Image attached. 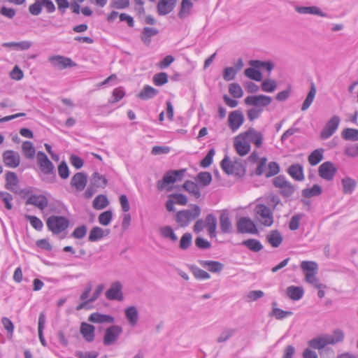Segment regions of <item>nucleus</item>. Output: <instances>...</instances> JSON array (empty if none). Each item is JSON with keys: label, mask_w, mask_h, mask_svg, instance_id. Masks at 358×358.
Instances as JSON below:
<instances>
[{"label": "nucleus", "mask_w": 358, "mask_h": 358, "mask_svg": "<svg viewBox=\"0 0 358 358\" xmlns=\"http://www.w3.org/2000/svg\"><path fill=\"white\" fill-rule=\"evenodd\" d=\"M90 183L96 188H103L107 185L108 180L104 176L100 175L98 172H94L92 176Z\"/></svg>", "instance_id": "nucleus-40"}, {"label": "nucleus", "mask_w": 358, "mask_h": 358, "mask_svg": "<svg viewBox=\"0 0 358 358\" xmlns=\"http://www.w3.org/2000/svg\"><path fill=\"white\" fill-rule=\"evenodd\" d=\"M236 227L238 233L256 234L258 230L255 224L248 217H241L236 223Z\"/></svg>", "instance_id": "nucleus-9"}, {"label": "nucleus", "mask_w": 358, "mask_h": 358, "mask_svg": "<svg viewBox=\"0 0 358 358\" xmlns=\"http://www.w3.org/2000/svg\"><path fill=\"white\" fill-rule=\"evenodd\" d=\"M255 212L259 221L266 227H270L273 223V215L271 209L264 204H257Z\"/></svg>", "instance_id": "nucleus-4"}, {"label": "nucleus", "mask_w": 358, "mask_h": 358, "mask_svg": "<svg viewBox=\"0 0 358 358\" xmlns=\"http://www.w3.org/2000/svg\"><path fill=\"white\" fill-rule=\"evenodd\" d=\"M109 204L107 197L103 194H99L93 201V208L96 210H102Z\"/></svg>", "instance_id": "nucleus-45"}, {"label": "nucleus", "mask_w": 358, "mask_h": 358, "mask_svg": "<svg viewBox=\"0 0 358 358\" xmlns=\"http://www.w3.org/2000/svg\"><path fill=\"white\" fill-rule=\"evenodd\" d=\"M159 93V90L146 85L137 94V97L141 100H148L154 98Z\"/></svg>", "instance_id": "nucleus-29"}, {"label": "nucleus", "mask_w": 358, "mask_h": 358, "mask_svg": "<svg viewBox=\"0 0 358 358\" xmlns=\"http://www.w3.org/2000/svg\"><path fill=\"white\" fill-rule=\"evenodd\" d=\"M262 90L265 92H273L277 87V83L275 80L266 79L261 85Z\"/></svg>", "instance_id": "nucleus-55"}, {"label": "nucleus", "mask_w": 358, "mask_h": 358, "mask_svg": "<svg viewBox=\"0 0 358 358\" xmlns=\"http://www.w3.org/2000/svg\"><path fill=\"white\" fill-rule=\"evenodd\" d=\"M198 263L211 273H218L224 269V264L217 261L198 260Z\"/></svg>", "instance_id": "nucleus-20"}, {"label": "nucleus", "mask_w": 358, "mask_h": 358, "mask_svg": "<svg viewBox=\"0 0 358 358\" xmlns=\"http://www.w3.org/2000/svg\"><path fill=\"white\" fill-rule=\"evenodd\" d=\"M220 228L223 234L232 232V223L230 220V215L228 210H222L219 217Z\"/></svg>", "instance_id": "nucleus-17"}, {"label": "nucleus", "mask_w": 358, "mask_h": 358, "mask_svg": "<svg viewBox=\"0 0 358 358\" xmlns=\"http://www.w3.org/2000/svg\"><path fill=\"white\" fill-rule=\"evenodd\" d=\"M341 136L345 141H358V129L346 128L342 131Z\"/></svg>", "instance_id": "nucleus-47"}, {"label": "nucleus", "mask_w": 358, "mask_h": 358, "mask_svg": "<svg viewBox=\"0 0 358 358\" xmlns=\"http://www.w3.org/2000/svg\"><path fill=\"white\" fill-rule=\"evenodd\" d=\"M308 346L314 350H321L328 345H331L329 340V334H325L310 340Z\"/></svg>", "instance_id": "nucleus-18"}, {"label": "nucleus", "mask_w": 358, "mask_h": 358, "mask_svg": "<svg viewBox=\"0 0 358 358\" xmlns=\"http://www.w3.org/2000/svg\"><path fill=\"white\" fill-rule=\"evenodd\" d=\"M322 189L319 185H313L310 188H306L302 190V196L305 198H310L319 196L322 194Z\"/></svg>", "instance_id": "nucleus-43"}, {"label": "nucleus", "mask_w": 358, "mask_h": 358, "mask_svg": "<svg viewBox=\"0 0 358 358\" xmlns=\"http://www.w3.org/2000/svg\"><path fill=\"white\" fill-rule=\"evenodd\" d=\"M235 333L234 329H224L217 338L218 343H224L228 341Z\"/></svg>", "instance_id": "nucleus-63"}, {"label": "nucleus", "mask_w": 358, "mask_h": 358, "mask_svg": "<svg viewBox=\"0 0 358 358\" xmlns=\"http://www.w3.org/2000/svg\"><path fill=\"white\" fill-rule=\"evenodd\" d=\"M236 166V164H233L228 156H225L221 162V167L227 175L234 173Z\"/></svg>", "instance_id": "nucleus-50"}, {"label": "nucleus", "mask_w": 358, "mask_h": 358, "mask_svg": "<svg viewBox=\"0 0 358 358\" xmlns=\"http://www.w3.org/2000/svg\"><path fill=\"white\" fill-rule=\"evenodd\" d=\"M168 74L164 72L158 73L154 75L152 81L156 86H162L168 83Z\"/></svg>", "instance_id": "nucleus-56"}, {"label": "nucleus", "mask_w": 358, "mask_h": 358, "mask_svg": "<svg viewBox=\"0 0 358 358\" xmlns=\"http://www.w3.org/2000/svg\"><path fill=\"white\" fill-rule=\"evenodd\" d=\"M266 241L273 248L279 247L282 242V236L278 230H272L266 235Z\"/></svg>", "instance_id": "nucleus-30"}, {"label": "nucleus", "mask_w": 358, "mask_h": 358, "mask_svg": "<svg viewBox=\"0 0 358 358\" xmlns=\"http://www.w3.org/2000/svg\"><path fill=\"white\" fill-rule=\"evenodd\" d=\"M103 236V229L99 227H94L90 230L88 239L90 241L96 242L101 239Z\"/></svg>", "instance_id": "nucleus-48"}, {"label": "nucleus", "mask_w": 358, "mask_h": 358, "mask_svg": "<svg viewBox=\"0 0 358 358\" xmlns=\"http://www.w3.org/2000/svg\"><path fill=\"white\" fill-rule=\"evenodd\" d=\"M87 183V175L84 172H78L71 179L70 185L78 192L85 189Z\"/></svg>", "instance_id": "nucleus-15"}, {"label": "nucleus", "mask_w": 358, "mask_h": 358, "mask_svg": "<svg viewBox=\"0 0 358 358\" xmlns=\"http://www.w3.org/2000/svg\"><path fill=\"white\" fill-rule=\"evenodd\" d=\"M48 199L44 195L31 194L26 201V205H34L40 210H44L48 206Z\"/></svg>", "instance_id": "nucleus-19"}, {"label": "nucleus", "mask_w": 358, "mask_h": 358, "mask_svg": "<svg viewBox=\"0 0 358 358\" xmlns=\"http://www.w3.org/2000/svg\"><path fill=\"white\" fill-rule=\"evenodd\" d=\"M6 187L8 189L13 191L14 192H17V177L16 174L13 172L8 171L6 174Z\"/></svg>", "instance_id": "nucleus-35"}, {"label": "nucleus", "mask_w": 358, "mask_h": 358, "mask_svg": "<svg viewBox=\"0 0 358 358\" xmlns=\"http://www.w3.org/2000/svg\"><path fill=\"white\" fill-rule=\"evenodd\" d=\"M193 8V3L190 0H182L181 6L178 13V17L183 19L191 13V10Z\"/></svg>", "instance_id": "nucleus-41"}, {"label": "nucleus", "mask_w": 358, "mask_h": 358, "mask_svg": "<svg viewBox=\"0 0 358 358\" xmlns=\"http://www.w3.org/2000/svg\"><path fill=\"white\" fill-rule=\"evenodd\" d=\"M159 31L155 27H145L143 29L141 39L144 44L149 45L151 43V38L157 35Z\"/></svg>", "instance_id": "nucleus-32"}, {"label": "nucleus", "mask_w": 358, "mask_h": 358, "mask_svg": "<svg viewBox=\"0 0 358 358\" xmlns=\"http://www.w3.org/2000/svg\"><path fill=\"white\" fill-rule=\"evenodd\" d=\"M337 172V168L331 162L322 163L318 169V173L320 178L327 181L333 180Z\"/></svg>", "instance_id": "nucleus-10"}, {"label": "nucleus", "mask_w": 358, "mask_h": 358, "mask_svg": "<svg viewBox=\"0 0 358 358\" xmlns=\"http://www.w3.org/2000/svg\"><path fill=\"white\" fill-rule=\"evenodd\" d=\"M229 92L230 94L235 99L241 98L243 95V91L238 83H231L229 87Z\"/></svg>", "instance_id": "nucleus-57"}, {"label": "nucleus", "mask_w": 358, "mask_h": 358, "mask_svg": "<svg viewBox=\"0 0 358 358\" xmlns=\"http://www.w3.org/2000/svg\"><path fill=\"white\" fill-rule=\"evenodd\" d=\"M341 119L337 115H334L325 124L320 133L322 139H327L331 137L337 130Z\"/></svg>", "instance_id": "nucleus-11"}, {"label": "nucleus", "mask_w": 358, "mask_h": 358, "mask_svg": "<svg viewBox=\"0 0 358 358\" xmlns=\"http://www.w3.org/2000/svg\"><path fill=\"white\" fill-rule=\"evenodd\" d=\"M295 10L300 14H310L321 17H327V14L322 11V10L315 6H296Z\"/></svg>", "instance_id": "nucleus-23"}, {"label": "nucleus", "mask_w": 358, "mask_h": 358, "mask_svg": "<svg viewBox=\"0 0 358 358\" xmlns=\"http://www.w3.org/2000/svg\"><path fill=\"white\" fill-rule=\"evenodd\" d=\"M244 74L246 77L255 81H261L262 80V73L254 67L246 69L244 71Z\"/></svg>", "instance_id": "nucleus-54"}, {"label": "nucleus", "mask_w": 358, "mask_h": 358, "mask_svg": "<svg viewBox=\"0 0 358 358\" xmlns=\"http://www.w3.org/2000/svg\"><path fill=\"white\" fill-rule=\"evenodd\" d=\"M343 192L345 194H351L357 187V182L355 179L346 176L341 180Z\"/></svg>", "instance_id": "nucleus-31"}, {"label": "nucleus", "mask_w": 358, "mask_h": 358, "mask_svg": "<svg viewBox=\"0 0 358 358\" xmlns=\"http://www.w3.org/2000/svg\"><path fill=\"white\" fill-rule=\"evenodd\" d=\"M190 270L195 278L198 280H207L210 278V275L208 272L201 269L196 266L192 265L190 266Z\"/></svg>", "instance_id": "nucleus-52"}, {"label": "nucleus", "mask_w": 358, "mask_h": 358, "mask_svg": "<svg viewBox=\"0 0 358 358\" xmlns=\"http://www.w3.org/2000/svg\"><path fill=\"white\" fill-rule=\"evenodd\" d=\"M303 294L304 291L301 287L292 285L287 288V294L292 300L298 301L301 299Z\"/></svg>", "instance_id": "nucleus-34"}, {"label": "nucleus", "mask_w": 358, "mask_h": 358, "mask_svg": "<svg viewBox=\"0 0 358 358\" xmlns=\"http://www.w3.org/2000/svg\"><path fill=\"white\" fill-rule=\"evenodd\" d=\"M293 314L292 311H285L280 308L273 307L272 312L269 314L270 316L275 317L277 320H283L284 318L290 316Z\"/></svg>", "instance_id": "nucleus-58"}, {"label": "nucleus", "mask_w": 358, "mask_h": 358, "mask_svg": "<svg viewBox=\"0 0 358 358\" xmlns=\"http://www.w3.org/2000/svg\"><path fill=\"white\" fill-rule=\"evenodd\" d=\"M215 154L214 148H211L205 156V157L201 161V166L203 168L208 167L213 162V158Z\"/></svg>", "instance_id": "nucleus-64"}, {"label": "nucleus", "mask_w": 358, "mask_h": 358, "mask_svg": "<svg viewBox=\"0 0 358 358\" xmlns=\"http://www.w3.org/2000/svg\"><path fill=\"white\" fill-rule=\"evenodd\" d=\"M205 226L207 228L210 237H216L217 219L214 215L210 213L206 215L205 219Z\"/></svg>", "instance_id": "nucleus-28"}, {"label": "nucleus", "mask_w": 358, "mask_h": 358, "mask_svg": "<svg viewBox=\"0 0 358 358\" xmlns=\"http://www.w3.org/2000/svg\"><path fill=\"white\" fill-rule=\"evenodd\" d=\"M272 102V98L271 96L259 94L248 96L245 99V103L248 106H252L255 108L266 107Z\"/></svg>", "instance_id": "nucleus-8"}, {"label": "nucleus", "mask_w": 358, "mask_h": 358, "mask_svg": "<svg viewBox=\"0 0 358 358\" xmlns=\"http://www.w3.org/2000/svg\"><path fill=\"white\" fill-rule=\"evenodd\" d=\"M48 62L52 67L59 70H63L76 66V64L70 58L62 55H51L48 57Z\"/></svg>", "instance_id": "nucleus-7"}, {"label": "nucleus", "mask_w": 358, "mask_h": 358, "mask_svg": "<svg viewBox=\"0 0 358 358\" xmlns=\"http://www.w3.org/2000/svg\"><path fill=\"white\" fill-rule=\"evenodd\" d=\"M124 315L131 327H135L138 322V312L134 306H130L124 309Z\"/></svg>", "instance_id": "nucleus-25"}, {"label": "nucleus", "mask_w": 358, "mask_h": 358, "mask_svg": "<svg viewBox=\"0 0 358 358\" xmlns=\"http://www.w3.org/2000/svg\"><path fill=\"white\" fill-rule=\"evenodd\" d=\"M182 187L185 191L192 194L196 199L200 198V189L199 185L196 182L192 180H187L185 182Z\"/></svg>", "instance_id": "nucleus-36"}, {"label": "nucleus", "mask_w": 358, "mask_h": 358, "mask_svg": "<svg viewBox=\"0 0 358 358\" xmlns=\"http://www.w3.org/2000/svg\"><path fill=\"white\" fill-rule=\"evenodd\" d=\"M161 235L166 238H169L173 242L178 241V236L175 234L173 229L169 226H165L159 229Z\"/></svg>", "instance_id": "nucleus-53"}, {"label": "nucleus", "mask_w": 358, "mask_h": 358, "mask_svg": "<svg viewBox=\"0 0 358 358\" xmlns=\"http://www.w3.org/2000/svg\"><path fill=\"white\" fill-rule=\"evenodd\" d=\"M241 244L254 252H258L263 249V245L255 238H249L243 241Z\"/></svg>", "instance_id": "nucleus-37"}, {"label": "nucleus", "mask_w": 358, "mask_h": 358, "mask_svg": "<svg viewBox=\"0 0 358 358\" xmlns=\"http://www.w3.org/2000/svg\"><path fill=\"white\" fill-rule=\"evenodd\" d=\"M248 143H252L257 148H261L263 143V134L255 130L254 128H250L246 131L242 133Z\"/></svg>", "instance_id": "nucleus-16"}, {"label": "nucleus", "mask_w": 358, "mask_h": 358, "mask_svg": "<svg viewBox=\"0 0 358 358\" xmlns=\"http://www.w3.org/2000/svg\"><path fill=\"white\" fill-rule=\"evenodd\" d=\"M122 289L123 285L120 281L113 282L105 293L106 298L110 301H122L124 300Z\"/></svg>", "instance_id": "nucleus-6"}, {"label": "nucleus", "mask_w": 358, "mask_h": 358, "mask_svg": "<svg viewBox=\"0 0 358 358\" xmlns=\"http://www.w3.org/2000/svg\"><path fill=\"white\" fill-rule=\"evenodd\" d=\"M122 328L119 325H112L105 330L103 343L105 346L114 344L122 333Z\"/></svg>", "instance_id": "nucleus-5"}, {"label": "nucleus", "mask_w": 358, "mask_h": 358, "mask_svg": "<svg viewBox=\"0 0 358 358\" xmlns=\"http://www.w3.org/2000/svg\"><path fill=\"white\" fill-rule=\"evenodd\" d=\"M113 218V212L110 210H106L101 213L98 217L99 222L103 225L107 226L110 224Z\"/></svg>", "instance_id": "nucleus-59"}, {"label": "nucleus", "mask_w": 358, "mask_h": 358, "mask_svg": "<svg viewBox=\"0 0 358 358\" xmlns=\"http://www.w3.org/2000/svg\"><path fill=\"white\" fill-rule=\"evenodd\" d=\"M249 64L256 69H265L268 72H271L274 68V64L271 61L250 60Z\"/></svg>", "instance_id": "nucleus-42"}, {"label": "nucleus", "mask_w": 358, "mask_h": 358, "mask_svg": "<svg viewBox=\"0 0 358 358\" xmlns=\"http://www.w3.org/2000/svg\"><path fill=\"white\" fill-rule=\"evenodd\" d=\"M268 171L266 172V178H270L277 175L280 172V166L275 162H271L268 165Z\"/></svg>", "instance_id": "nucleus-61"}, {"label": "nucleus", "mask_w": 358, "mask_h": 358, "mask_svg": "<svg viewBox=\"0 0 358 358\" xmlns=\"http://www.w3.org/2000/svg\"><path fill=\"white\" fill-rule=\"evenodd\" d=\"M191 209L181 210L176 214V222L180 227H187L190 222L198 218L201 209L197 204H191Z\"/></svg>", "instance_id": "nucleus-1"}, {"label": "nucleus", "mask_w": 358, "mask_h": 358, "mask_svg": "<svg viewBox=\"0 0 358 358\" xmlns=\"http://www.w3.org/2000/svg\"><path fill=\"white\" fill-rule=\"evenodd\" d=\"M36 156V150L31 141H24V157L33 159Z\"/></svg>", "instance_id": "nucleus-51"}, {"label": "nucleus", "mask_w": 358, "mask_h": 358, "mask_svg": "<svg viewBox=\"0 0 358 358\" xmlns=\"http://www.w3.org/2000/svg\"><path fill=\"white\" fill-rule=\"evenodd\" d=\"M344 153L349 157H358V143L347 145L345 148Z\"/></svg>", "instance_id": "nucleus-62"}, {"label": "nucleus", "mask_w": 358, "mask_h": 358, "mask_svg": "<svg viewBox=\"0 0 358 358\" xmlns=\"http://www.w3.org/2000/svg\"><path fill=\"white\" fill-rule=\"evenodd\" d=\"M45 317L44 313H41L38 317V338L43 346H46V341L43 336V329L45 328Z\"/></svg>", "instance_id": "nucleus-46"}, {"label": "nucleus", "mask_w": 358, "mask_h": 358, "mask_svg": "<svg viewBox=\"0 0 358 358\" xmlns=\"http://www.w3.org/2000/svg\"><path fill=\"white\" fill-rule=\"evenodd\" d=\"M88 320L93 323L113 324L115 322V318L110 315H105L99 313H94L90 315Z\"/></svg>", "instance_id": "nucleus-27"}, {"label": "nucleus", "mask_w": 358, "mask_h": 358, "mask_svg": "<svg viewBox=\"0 0 358 358\" xmlns=\"http://www.w3.org/2000/svg\"><path fill=\"white\" fill-rule=\"evenodd\" d=\"M288 174L296 181L304 180L303 168L300 164H292L287 169Z\"/></svg>", "instance_id": "nucleus-26"}, {"label": "nucleus", "mask_w": 358, "mask_h": 358, "mask_svg": "<svg viewBox=\"0 0 358 358\" xmlns=\"http://www.w3.org/2000/svg\"><path fill=\"white\" fill-rule=\"evenodd\" d=\"M192 241V236L190 233H185L180 241V248L187 250L189 248Z\"/></svg>", "instance_id": "nucleus-60"}, {"label": "nucleus", "mask_w": 358, "mask_h": 358, "mask_svg": "<svg viewBox=\"0 0 358 358\" xmlns=\"http://www.w3.org/2000/svg\"><path fill=\"white\" fill-rule=\"evenodd\" d=\"M234 145L240 156L246 155L250 150V145L242 133L234 138Z\"/></svg>", "instance_id": "nucleus-14"}, {"label": "nucleus", "mask_w": 358, "mask_h": 358, "mask_svg": "<svg viewBox=\"0 0 358 358\" xmlns=\"http://www.w3.org/2000/svg\"><path fill=\"white\" fill-rule=\"evenodd\" d=\"M244 122V115L239 110L229 113L228 117V124L232 131L238 130Z\"/></svg>", "instance_id": "nucleus-13"}, {"label": "nucleus", "mask_w": 358, "mask_h": 358, "mask_svg": "<svg viewBox=\"0 0 358 358\" xmlns=\"http://www.w3.org/2000/svg\"><path fill=\"white\" fill-rule=\"evenodd\" d=\"M46 225L53 235H58L66 230L69 220L64 216L51 215L47 219Z\"/></svg>", "instance_id": "nucleus-2"}, {"label": "nucleus", "mask_w": 358, "mask_h": 358, "mask_svg": "<svg viewBox=\"0 0 358 358\" xmlns=\"http://www.w3.org/2000/svg\"><path fill=\"white\" fill-rule=\"evenodd\" d=\"M345 334L343 331L340 329H336L333 331V335L329 334V340L331 345H335L343 341Z\"/></svg>", "instance_id": "nucleus-49"}, {"label": "nucleus", "mask_w": 358, "mask_h": 358, "mask_svg": "<svg viewBox=\"0 0 358 358\" xmlns=\"http://www.w3.org/2000/svg\"><path fill=\"white\" fill-rule=\"evenodd\" d=\"M195 180L201 186L206 187L210 184L212 181V176L209 172L202 171L198 173Z\"/></svg>", "instance_id": "nucleus-44"}, {"label": "nucleus", "mask_w": 358, "mask_h": 358, "mask_svg": "<svg viewBox=\"0 0 358 358\" xmlns=\"http://www.w3.org/2000/svg\"><path fill=\"white\" fill-rule=\"evenodd\" d=\"M186 169L169 171L165 173L162 180L157 182V188L162 191L166 189V186L180 181L184 177Z\"/></svg>", "instance_id": "nucleus-3"}, {"label": "nucleus", "mask_w": 358, "mask_h": 358, "mask_svg": "<svg viewBox=\"0 0 358 358\" xmlns=\"http://www.w3.org/2000/svg\"><path fill=\"white\" fill-rule=\"evenodd\" d=\"M301 267L304 273L306 278L308 275H316L317 272V264L315 262L303 261L301 264Z\"/></svg>", "instance_id": "nucleus-33"}, {"label": "nucleus", "mask_w": 358, "mask_h": 358, "mask_svg": "<svg viewBox=\"0 0 358 358\" xmlns=\"http://www.w3.org/2000/svg\"><path fill=\"white\" fill-rule=\"evenodd\" d=\"M95 328L93 325L86 322H82L80 332L87 342H92L94 339Z\"/></svg>", "instance_id": "nucleus-24"}, {"label": "nucleus", "mask_w": 358, "mask_h": 358, "mask_svg": "<svg viewBox=\"0 0 358 358\" xmlns=\"http://www.w3.org/2000/svg\"><path fill=\"white\" fill-rule=\"evenodd\" d=\"M177 0H160L157 8L159 15H165L170 13L174 8Z\"/></svg>", "instance_id": "nucleus-21"}, {"label": "nucleus", "mask_w": 358, "mask_h": 358, "mask_svg": "<svg viewBox=\"0 0 358 358\" xmlns=\"http://www.w3.org/2000/svg\"><path fill=\"white\" fill-rule=\"evenodd\" d=\"M316 92V87L315 84L312 83L310 85V91L302 104L301 110L305 111L310 106L315 99Z\"/></svg>", "instance_id": "nucleus-39"}, {"label": "nucleus", "mask_w": 358, "mask_h": 358, "mask_svg": "<svg viewBox=\"0 0 358 358\" xmlns=\"http://www.w3.org/2000/svg\"><path fill=\"white\" fill-rule=\"evenodd\" d=\"M36 159L38 165L43 173L48 175L53 173L54 165L43 152H38L36 155Z\"/></svg>", "instance_id": "nucleus-12"}, {"label": "nucleus", "mask_w": 358, "mask_h": 358, "mask_svg": "<svg viewBox=\"0 0 358 358\" xmlns=\"http://www.w3.org/2000/svg\"><path fill=\"white\" fill-rule=\"evenodd\" d=\"M3 159L6 166L15 168L20 164L19 155L13 150H7L3 154Z\"/></svg>", "instance_id": "nucleus-22"}, {"label": "nucleus", "mask_w": 358, "mask_h": 358, "mask_svg": "<svg viewBox=\"0 0 358 358\" xmlns=\"http://www.w3.org/2000/svg\"><path fill=\"white\" fill-rule=\"evenodd\" d=\"M324 149L319 148L313 150L308 156V160L311 166L318 164L324 158Z\"/></svg>", "instance_id": "nucleus-38"}]
</instances>
